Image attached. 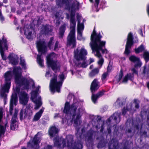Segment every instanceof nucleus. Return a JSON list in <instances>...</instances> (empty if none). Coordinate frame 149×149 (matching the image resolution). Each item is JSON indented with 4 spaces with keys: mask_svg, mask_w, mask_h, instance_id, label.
Here are the masks:
<instances>
[{
    "mask_svg": "<svg viewBox=\"0 0 149 149\" xmlns=\"http://www.w3.org/2000/svg\"><path fill=\"white\" fill-rule=\"evenodd\" d=\"M70 0H57V4L58 6L61 4H65L66 9L70 10V33L67 37V45H72L71 48L75 47L76 42L75 38V26L76 21L75 20V13L77 10L79 8V3L78 2L76 3L73 2L70 6Z\"/></svg>",
    "mask_w": 149,
    "mask_h": 149,
    "instance_id": "f257e3e1",
    "label": "nucleus"
},
{
    "mask_svg": "<svg viewBox=\"0 0 149 149\" xmlns=\"http://www.w3.org/2000/svg\"><path fill=\"white\" fill-rule=\"evenodd\" d=\"M70 0H57V4L58 6L61 4H65L66 9L70 10V33L67 37V45H72L71 48L75 47L76 42L75 38V26L76 21L75 20V13L77 10L79 8V3L78 2L76 3L73 2L70 6Z\"/></svg>",
    "mask_w": 149,
    "mask_h": 149,
    "instance_id": "f03ea898",
    "label": "nucleus"
},
{
    "mask_svg": "<svg viewBox=\"0 0 149 149\" xmlns=\"http://www.w3.org/2000/svg\"><path fill=\"white\" fill-rule=\"evenodd\" d=\"M57 75L54 74V77L50 80L49 85L50 89L52 92H54L56 91L57 92H60V89L62 87L63 82L65 79L63 73L59 74L58 77L60 81H57Z\"/></svg>",
    "mask_w": 149,
    "mask_h": 149,
    "instance_id": "7ed1b4c3",
    "label": "nucleus"
},
{
    "mask_svg": "<svg viewBox=\"0 0 149 149\" xmlns=\"http://www.w3.org/2000/svg\"><path fill=\"white\" fill-rule=\"evenodd\" d=\"M12 77V72L11 71H7L4 75L5 83L0 91V95L4 99L6 98L7 97V95L6 94V93H8L10 87Z\"/></svg>",
    "mask_w": 149,
    "mask_h": 149,
    "instance_id": "20e7f679",
    "label": "nucleus"
},
{
    "mask_svg": "<svg viewBox=\"0 0 149 149\" xmlns=\"http://www.w3.org/2000/svg\"><path fill=\"white\" fill-rule=\"evenodd\" d=\"M82 135V133L80 134L79 136L77 137L74 143H73L74 140L73 137L68 136L67 137V146L68 147L71 146L72 149H82L83 147L81 141Z\"/></svg>",
    "mask_w": 149,
    "mask_h": 149,
    "instance_id": "39448f33",
    "label": "nucleus"
},
{
    "mask_svg": "<svg viewBox=\"0 0 149 149\" xmlns=\"http://www.w3.org/2000/svg\"><path fill=\"white\" fill-rule=\"evenodd\" d=\"M36 46L38 51L39 52H41L40 54H38L37 56V62L41 67L44 66L43 59L41 58L42 54H45L47 52V47L45 45L44 41H39L36 43Z\"/></svg>",
    "mask_w": 149,
    "mask_h": 149,
    "instance_id": "423d86ee",
    "label": "nucleus"
},
{
    "mask_svg": "<svg viewBox=\"0 0 149 149\" xmlns=\"http://www.w3.org/2000/svg\"><path fill=\"white\" fill-rule=\"evenodd\" d=\"M106 42L105 41H102L101 43L91 44V49L93 52H95V56L99 58L102 57V55L100 52L101 51L102 54L105 53L107 54L108 51L105 47Z\"/></svg>",
    "mask_w": 149,
    "mask_h": 149,
    "instance_id": "0eeeda50",
    "label": "nucleus"
},
{
    "mask_svg": "<svg viewBox=\"0 0 149 149\" xmlns=\"http://www.w3.org/2000/svg\"><path fill=\"white\" fill-rule=\"evenodd\" d=\"M74 58L76 60L74 61V63L77 67L81 68V63L80 61H85L86 58V56L87 54V52L84 48H81L79 52L78 49H77L76 51H74Z\"/></svg>",
    "mask_w": 149,
    "mask_h": 149,
    "instance_id": "6e6552de",
    "label": "nucleus"
},
{
    "mask_svg": "<svg viewBox=\"0 0 149 149\" xmlns=\"http://www.w3.org/2000/svg\"><path fill=\"white\" fill-rule=\"evenodd\" d=\"M79 103L78 102H73L71 105H70V110L73 111V114L72 115V121H74V123L77 125L78 124V121L81 117L79 112L80 108H79L78 110L79 112L76 113V111L78 107Z\"/></svg>",
    "mask_w": 149,
    "mask_h": 149,
    "instance_id": "1a4fd4ad",
    "label": "nucleus"
},
{
    "mask_svg": "<svg viewBox=\"0 0 149 149\" xmlns=\"http://www.w3.org/2000/svg\"><path fill=\"white\" fill-rule=\"evenodd\" d=\"M54 52H52L48 54L46 57V63L48 67H50L52 70L56 72V70H60L61 68V66L58 65L57 61L54 60L51 57L53 55L55 54Z\"/></svg>",
    "mask_w": 149,
    "mask_h": 149,
    "instance_id": "9d476101",
    "label": "nucleus"
},
{
    "mask_svg": "<svg viewBox=\"0 0 149 149\" xmlns=\"http://www.w3.org/2000/svg\"><path fill=\"white\" fill-rule=\"evenodd\" d=\"M134 37L132 33L130 32L128 34L127 40L125 45L124 54L126 56H128L131 52L130 50L132 46L134 44Z\"/></svg>",
    "mask_w": 149,
    "mask_h": 149,
    "instance_id": "9b49d317",
    "label": "nucleus"
},
{
    "mask_svg": "<svg viewBox=\"0 0 149 149\" xmlns=\"http://www.w3.org/2000/svg\"><path fill=\"white\" fill-rule=\"evenodd\" d=\"M102 38V36L100 32L97 33L95 30V28L94 27L91 36V42L90 44H94L101 43L102 41H102L101 39Z\"/></svg>",
    "mask_w": 149,
    "mask_h": 149,
    "instance_id": "f8f14e48",
    "label": "nucleus"
},
{
    "mask_svg": "<svg viewBox=\"0 0 149 149\" xmlns=\"http://www.w3.org/2000/svg\"><path fill=\"white\" fill-rule=\"evenodd\" d=\"M54 141V146L57 148L61 149V144H62V148L66 146V141L62 137L58 136L55 137L53 139Z\"/></svg>",
    "mask_w": 149,
    "mask_h": 149,
    "instance_id": "ddd939ff",
    "label": "nucleus"
},
{
    "mask_svg": "<svg viewBox=\"0 0 149 149\" xmlns=\"http://www.w3.org/2000/svg\"><path fill=\"white\" fill-rule=\"evenodd\" d=\"M53 29L49 24H42L41 27L40 33L42 35H52Z\"/></svg>",
    "mask_w": 149,
    "mask_h": 149,
    "instance_id": "4468645a",
    "label": "nucleus"
},
{
    "mask_svg": "<svg viewBox=\"0 0 149 149\" xmlns=\"http://www.w3.org/2000/svg\"><path fill=\"white\" fill-rule=\"evenodd\" d=\"M17 96L16 93H13L11 97L10 103L9 113L10 115L13 114V105L16 106L17 104Z\"/></svg>",
    "mask_w": 149,
    "mask_h": 149,
    "instance_id": "2eb2a0df",
    "label": "nucleus"
},
{
    "mask_svg": "<svg viewBox=\"0 0 149 149\" xmlns=\"http://www.w3.org/2000/svg\"><path fill=\"white\" fill-rule=\"evenodd\" d=\"M20 103L24 106L27 105L29 100V96L25 91H21L19 95Z\"/></svg>",
    "mask_w": 149,
    "mask_h": 149,
    "instance_id": "dca6fc26",
    "label": "nucleus"
},
{
    "mask_svg": "<svg viewBox=\"0 0 149 149\" xmlns=\"http://www.w3.org/2000/svg\"><path fill=\"white\" fill-rule=\"evenodd\" d=\"M149 131V124H146L142 123L141 125L140 131L139 134L141 137H146L147 133Z\"/></svg>",
    "mask_w": 149,
    "mask_h": 149,
    "instance_id": "f3484780",
    "label": "nucleus"
},
{
    "mask_svg": "<svg viewBox=\"0 0 149 149\" xmlns=\"http://www.w3.org/2000/svg\"><path fill=\"white\" fill-rule=\"evenodd\" d=\"M59 130L55 125L52 126L49 128L48 131V134L50 138L56 137L58 136Z\"/></svg>",
    "mask_w": 149,
    "mask_h": 149,
    "instance_id": "a211bd4d",
    "label": "nucleus"
},
{
    "mask_svg": "<svg viewBox=\"0 0 149 149\" xmlns=\"http://www.w3.org/2000/svg\"><path fill=\"white\" fill-rule=\"evenodd\" d=\"M105 92V90H102L99 91L96 94H95V93H91V99L92 102L94 103L95 104L97 102L98 99L104 95Z\"/></svg>",
    "mask_w": 149,
    "mask_h": 149,
    "instance_id": "6ab92c4d",
    "label": "nucleus"
},
{
    "mask_svg": "<svg viewBox=\"0 0 149 149\" xmlns=\"http://www.w3.org/2000/svg\"><path fill=\"white\" fill-rule=\"evenodd\" d=\"M100 87L99 83L97 79H95L92 82L90 88L91 93H95Z\"/></svg>",
    "mask_w": 149,
    "mask_h": 149,
    "instance_id": "aec40b11",
    "label": "nucleus"
},
{
    "mask_svg": "<svg viewBox=\"0 0 149 149\" xmlns=\"http://www.w3.org/2000/svg\"><path fill=\"white\" fill-rule=\"evenodd\" d=\"M20 78H19L18 80L17 81L15 80V82L20 85H24V87L26 89H28L29 86V82L28 80L25 78H23L21 79L20 80Z\"/></svg>",
    "mask_w": 149,
    "mask_h": 149,
    "instance_id": "412c9836",
    "label": "nucleus"
},
{
    "mask_svg": "<svg viewBox=\"0 0 149 149\" xmlns=\"http://www.w3.org/2000/svg\"><path fill=\"white\" fill-rule=\"evenodd\" d=\"M118 141L115 139L113 138L108 143V149H118Z\"/></svg>",
    "mask_w": 149,
    "mask_h": 149,
    "instance_id": "4be33fe9",
    "label": "nucleus"
},
{
    "mask_svg": "<svg viewBox=\"0 0 149 149\" xmlns=\"http://www.w3.org/2000/svg\"><path fill=\"white\" fill-rule=\"evenodd\" d=\"M13 54H10L8 56V58L12 65H16L18 64L19 62L18 57L17 55L15 56L14 55L13 56Z\"/></svg>",
    "mask_w": 149,
    "mask_h": 149,
    "instance_id": "5701e85b",
    "label": "nucleus"
},
{
    "mask_svg": "<svg viewBox=\"0 0 149 149\" xmlns=\"http://www.w3.org/2000/svg\"><path fill=\"white\" fill-rule=\"evenodd\" d=\"M94 132L92 131L88 132L87 134V136L85 137V140L88 142L90 144H92L93 142V136Z\"/></svg>",
    "mask_w": 149,
    "mask_h": 149,
    "instance_id": "b1692460",
    "label": "nucleus"
},
{
    "mask_svg": "<svg viewBox=\"0 0 149 149\" xmlns=\"http://www.w3.org/2000/svg\"><path fill=\"white\" fill-rule=\"evenodd\" d=\"M70 102H66L65 104L64 107V109L63 111V113L66 115L70 114V115H71L72 114L70 111Z\"/></svg>",
    "mask_w": 149,
    "mask_h": 149,
    "instance_id": "393cba45",
    "label": "nucleus"
},
{
    "mask_svg": "<svg viewBox=\"0 0 149 149\" xmlns=\"http://www.w3.org/2000/svg\"><path fill=\"white\" fill-rule=\"evenodd\" d=\"M66 25L63 24L60 27L59 30V38H63L64 33L66 30Z\"/></svg>",
    "mask_w": 149,
    "mask_h": 149,
    "instance_id": "a878e982",
    "label": "nucleus"
},
{
    "mask_svg": "<svg viewBox=\"0 0 149 149\" xmlns=\"http://www.w3.org/2000/svg\"><path fill=\"white\" fill-rule=\"evenodd\" d=\"M13 73L15 75V80H16L17 81L18 80L19 78H20L22 76L21 74L19 72L18 68L16 67L14 68L13 69Z\"/></svg>",
    "mask_w": 149,
    "mask_h": 149,
    "instance_id": "bb28decb",
    "label": "nucleus"
},
{
    "mask_svg": "<svg viewBox=\"0 0 149 149\" xmlns=\"http://www.w3.org/2000/svg\"><path fill=\"white\" fill-rule=\"evenodd\" d=\"M107 143V141L104 139H102L98 143L97 147L98 148H102L105 147Z\"/></svg>",
    "mask_w": 149,
    "mask_h": 149,
    "instance_id": "cd10ccee",
    "label": "nucleus"
},
{
    "mask_svg": "<svg viewBox=\"0 0 149 149\" xmlns=\"http://www.w3.org/2000/svg\"><path fill=\"white\" fill-rule=\"evenodd\" d=\"M43 112V110L42 109H40L34 115L33 118V120L35 121H38L42 116Z\"/></svg>",
    "mask_w": 149,
    "mask_h": 149,
    "instance_id": "c85d7f7f",
    "label": "nucleus"
},
{
    "mask_svg": "<svg viewBox=\"0 0 149 149\" xmlns=\"http://www.w3.org/2000/svg\"><path fill=\"white\" fill-rule=\"evenodd\" d=\"M33 112L31 109L29 107V108L26 107V108L25 109L24 112V118L25 119L26 118H27L28 116L29 118L31 117L32 115Z\"/></svg>",
    "mask_w": 149,
    "mask_h": 149,
    "instance_id": "c756f323",
    "label": "nucleus"
},
{
    "mask_svg": "<svg viewBox=\"0 0 149 149\" xmlns=\"http://www.w3.org/2000/svg\"><path fill=\"white\" fill-rule=\"evenodd\" d=\"M39 90V88L37 87L35 90L31 92V99L32 101L34 100L37 97Z\"/></svg>",
    "mask_w": 149,
    "mask_h": 149,
    "instance_id": "7c9ffc66",
    "label": "nucleus"
},
{
    "mask_svg": "<svg viewBox=\"0 0 149 149\" xmlns=\"http://www.w3.org/2000/svg\"><path fill=\"white\" fill-rule=\"evenodd\" d=\"M99 71V69L98 68H94L89 73L90 77H94L98 74Z\"/></svg>",
    "mask_w": 149,
    "mask_h": 149,
    "instance_id": "2f4dec72",
    "label": "nucleus"
},
{
    "mask_svg": "<svg viewBox=\"0 0 149 149\" xmlns=\"http://www.w3.org/2000/svg\"><path fill=\"white\" fill-rule=\"evenodd\" d=\"M145 49V47L144 45L143 44H142L137 48H135L134 49V51L135 53L137 54L144 51Z\"/></svg>",
    "mask_w": 149,
    "mask_h": 149,
    "instance_id": "473e14b6",
    "label": "nucleus"
},
{
    "mask_svg": "<svg viewBox=\"0 0 149 149\" xmlns=\"http://www.w3.org/2000/svg\"><path fill=\"white\" fill-rule=\"evenodd\" d=\"M18 113V111L16 109H15L13 115L11 120L12 121V123H13L17 122V116Z\"/></svg>",
    "mask_w": 149,
    "mask_h": 149,
    "instance_id": "72a5a7b5",
    "label": "nucleus"
},
{
    "mask_svg": "<svg viewBox=\"0 0 149 149\" xmlns=\"http://www.w3.org/2000/svg\"><path fill=\"white\" fill-rule=\"evenodd\" d=\"M54 39V37H51L47 43V46L50 50L52 49L53 48V47L52 46L53 45L54 43V42H53Z\"/></svg>",
    "mask_w": 149,
    "mask_h": 149,
    "instance_id": "f704fd0d",
    "label": "nucleus"
},
{
    "mask_svg": "<svg viewBox=\"0 0 149 149\" xmlns=\"http://www.w3.org/2000/svg\"><path fill=\"white\" fill-rule=\"evenodd\" d=\"M19 64L21 65L22 68L24 70L26 69V64L25 62V61L24 59H23L22 57H20V63Z\"/></svg>",
    "mask_w": 149,
    "mask_h": 149,
    "instance_id": "c9c22d12",
    "label": "nucleus"
},
{
    "mask_svg": "<svg viewBox=\"0 0 149 149\" xmlns=\"http://www.w3.org/2000/svg\"><path fill=\"white\" fill-rule=\"evenodd\" d=\"M129 60L133 63H135L137 61H139V58L135 56L134 55H132L130 56L129 58Z\"/></svg>",
    "mask_w": 149,
    "mask_h": 149,
    "instance_id": "e433bc0d",
    "label": "nucleus"
},
{
    "mask_svg": "<svg viewBox=\"0 0 149 149\" xmlns=\"http://www.w3.org/2000/svg\"><path fill=\"white\" fill-rule=\"evenodd\" d=\"M116 103H118V105H119V107H122L125 104V101L124 99L120 101L119 98H118L116 100Z\"/></svg>",
    "mask_w": 149,
    "mask_h": 149,
    "instance_id": "4c0bfd02",
    "label": "nucleus"
},
{
    "mask_svg": "<svg viewBox=\"0 0 149 149\" xmlns=\"http://www.w3.org/2000/svg\"><path fill=\"white\" fill-rule=\"evenodd\" d=\"M143 57L146 63L149 60V52H144L143 54Z\"/></svg>",
    "mask_w": 149,
    "mask_h": 149,
    "instance_id": "58836bf2",
    "label": "nucleus"
},
{
    "mask_svg": "<svg viewBox=\"0 0 149 149\" xmlns=\"http://www.w3.org/2000/svg\"><path fill=\"white\" fill-rule=\"evenodd\" d=\"M32 101L36 104V107L35 108L36 109H38L42 105V103L40 101H38L37 100H34Z\"/></svg>",
    "mask_w": 149,
    "mask_h": 149,
    "instance_id": "ea45409f",
    "label": "nucleus"
},
{
    "mask_svg": "<svg viewBox=\"0 0 149 149\" xmlns=\"http://www.w3.org/2000/svg\"><path fill=\"white\" fill-rule=\"evenodd\" d=\"M16 123H12V121L11 120L10 128L11 130H15L16 128L18 127V125L15 124Z\"/></svg>",
    "mask_w": 149,
    "mask_h": 149,
    "instance_id": "a19ab883",
    "label": "nucleus"
},
{
    "mask_svg": "<svg viewBox=\"0 0 149 149\" xmlns=\"http://www.w3.org/2000/svg\"><path fill=\"white\" fill-rule=\"evenodd\" d=\"M5 128H4L3 125H0V136L1 137L2 135H4L5 132Z\"/></svg>",
    "mask_w": 149,
    "mask_h": 149,
    "instance_id": "79ce46f5",
    "label": "nucleus"
},
{
    "mask_svg": "<svg viewBox=\"0 0 149 149\" xmlns=\"http://www.w3.org/2000/svg\"><path fill=\"white\" fill-rule=\"evenodd\" d=\"M135 104V107L136 109H138L139 108V103L140 101L137 99H134V102Z\"/></svg>",
    "mask_w": 149,
    "mask_h": 149,
    "instance_id": "37998d69",
    "label": "nucleus"
},
{
    "mask_svg": "<svg viewBox=\"0 0 149 149\" xmlns=\"http://www.w3.org/2000/svg\"><path fill=\"white\" fill-rule=\"evenodd\" d=\"M38 135L37 134H36L35 135L33 141L34 144L35 145H36L38 143L39 139L37 137Z\"/></svg>",
    "mask_w": 149,
    "mask_h": 149,
    "instance_id": "c03bdc74",
    "label": "nucleus"
},
{
    "mask_svg": "<svg viewBox=\"0 0 149 149\" xmlns=\"http://www.w3.org/2000/svg\"><path fill=\"white\" fill-rule=\"evenodd\" d=\"M99 2L100 0H95L94 5L96 9L97 12H98L99 10V9L98 8V5Z\"/></svg>",
    "mask_w": 149,
    "mask_h": 149,
    "instance_id": "a18cd8bd",
    "label": "nucleus"
},
{
    "mask_svg": "<svg viewBox=\"0 0 149 149\" xmlns=\"http://www.w3.org/2000/svg\"><path fill=\"white\" fill-rule=\"evenodd\" d=\"M123 72L122 69H121L120 70L119 74V77L117 79V81L118 82H119L122 78L123 76Z\"/></svg>",
    "mask_w": 149,
    "mask_h": 149,
    "instance_id": "49530a36",
    "label": "nucleus"
},
{
    "mask_svg": "<svg viewBox=\"0 0 149 149\" xmlns=\"http://www.w3.org/2000/svg\"><path fill=\"white\" fill-rule=\"evenodd\" d=\"M109 75L108 72H106L104 73L101 76V80L102 81L105 80L107 77Z\"/></svg>",
    "mask_w": 149,
    "mask_h": 149,
    "instance_id": "de8ad7c7",
    "label": "nucleus"
},
{
    "mask_svg": "<svg viewBox=\"0 0 149 149\" xmlns=\"http://www.w3.org/2000/svg\"><path fill=\"white\" fill-rule=\"evenodd\" d=\"M84 28V26L83 23H78L77 29L81 30L83 29Z\"/></svg>",
    "mask_w": 149,
    "mask_h": 149,
    "instance_id": "09e8293b",
    "label": "nucleus"
},
{
    "mask_svg": "<svg viewBox=\"0 0 149 149\" xmlns=\"http://www.w3.org/2000/svg\"><path fill=\"white\" fill-rule=\"evenodd\" d=\"M126 75H127V77L129 80H130L131 81H132L134 79V75H133V74H132L130 73H127Z\"/></svg>",
    "mask_w": 149,
    "mask_h": 149,
    "instance_id": "8fccbe9b",
    "label": "nucleus"
},
{
    "mask_svg": "<svg viewBox=\"0 0 149 149\" xmlns=\"http://www.w3.org/2000/svg\"><path fill=\"white\" fill-rule=\"evenodd\" d=\"M106 4V2L104 0H102L101 2L100 6L102 8H104L105 7V4Z\"/></svg>",
    "mask_w": 149,
    "mask_h": 149,
    "instance_id": "3c124183",
    "label": "nucleus"
},
{
    "mask_svg": "<svg viewBox=\"0 0 149 149\" xmlns=\"http://www.w3.org/2000/svg\"><path fill=\"white\" fill-rule=\"evenodd\" d=\"M3 108L1 107L0 108V123L2 122V120L3 117Z\"/></svg>",
    "mask_w": 149,
    "mask_h": 149,
    "instance_id": "603ef678",
    "label": "nucleus"
},
{
    "mask_svg": "<svg viewBox=\"0 0 149 149\" xmlns=\"http://www.w3.org/2000/svg\"><path fill=\"white\" fill-rule=\"evenodd\" d=\"M112 119L114 120L115 123H118L120 121H117V116H115L114 114L113 115L111 116Z\"/></svg>",
    "mask_w": 149,
    "mask_h": 149,
    "instance_id": "864d4df0",
    "label": "nucleus"
},
{
    "mask_svg": "<svg viewBox=\"0 0 149 149\" xmlns=\"http://www.w3.org/2000/svg\"><path fill=\"white\" fill-rule=\"evenodd\" d=\"M128 111V109L127 108H125V107H124L122 109V114L125 116Z\"/></svg>",
    "mask_w": 149,
    "mask_h": 149,
    "instance_id": "5fc2aeb1",
    "label": "nucleus"
},
{
    "mask_svg": "<svg viewBox=\"0 0 149 149\" xmlns=\"http://www.w3.org/2000/svg\"><path fill=\"white\" fill-rule=\"evenodd\" d=\"M23 115L24 113L23 111V110L22 109L20 111L19 113V118L21 120H22L23 119Z\"/></svg>",
    "mask_w": 149,
    "mask_h": 149,
    "instance_id": "6e6d98bb",
    "label": "nucleus"
},
{
    "mask_svg": "<svg viewBox=\"0 0 149 149\" xmlns=\"http://www.w3.org/2000/svg\"><path fill=\"white\" fill-rule=\"evenodd\" d=\"M88 65L87 64L86 62L85 61H83V63H81V67L85 68H86Z\"/></svg>",
    "mask_w": 149,
    "mask_h": 149,
    "instance_id": "4d7b16f0",
    "label": "nucleus"
},
{
    "mask_svg": "<svg viewBox=\"0 0 149 149\" xmlns=\"http://www.w3.org/2000/svg\"><path fill=\"white\" fill-rule=\"evenodd\" d=\"M58 44H59V42L58 41H57L56 42L55 44L54 48V51H56L57 50V49H58Z\"/></svg>",
    "mask_w": 149,
    "mask_h": 149,
    "instance_id": "13d9d810",
    "label": "nucleus"
},
{
    "mask_svg": "<svg viewBox=\"0 0 149 149\" xmlns=\"http://www.w3.org/2000/svg\"><path fill=\"white\" fill-rule=\"evenodd\" d=\"M137 62L134 65V67L135 68H137L138 67H140L141 65V62L139 61H137Z\"/></svg>",
    "mask_w": 149,
    "mask_h": 149,
    "instance_id": "bf43d9fd",
    "label": "nucleus"
},
{
    "mask_svg": "<svg viewBox=\"0 0 149 149\" xmlns=\"http://www.w3.org/2000/svg\"><path fill=\"white\" fill-rule=\"evenodd\" d=\"M104 59L103 58H102L100 59L98 62V63L99 65H102L104 63Z\"/></svg>",
    "mask_w": 149,
    "mask_h": 149,
    "instance_id": "052dcab7",
    "label": "nucleus"
},
{
    "mask_svg": "<svg viewBox=\"0 0 149 149\" xmlns=\"http://www.w3.org/2000/svg\"><path fill=\"white\" fill-rule=\"evenodd\" d=\"M128 78L127 77V75H125V77L123 79L122 82H127L128 80Z\"/></svg>",
    "mask_w": 149,
    "mask_h": 149,
    "instance_id": "680f3d73",
    "label": "nucleus"
},
{
    "mask_svg": "<svg viewBox=\"0 0 149 149\" xmlns=\"http://www.w3.org/2000/svg\"><path fill=\"white\" fill-rule=\"evenodd\" d=\"M24 34L25 35H27L30 36H31L32 34V32L30 31L29 32L26 31V30H24Z\"/></svg>",
    "mask_w": 149,
    "mask_h": 149,
    "instance_id": "e2e57ef3",
    "label": "nucleus"
},
{
    "mask_svg": "<svg viewBox=\"0 0 149 149\" xmlns=\"http://www.w3.org/2000/svg\"><path fill=\"white\" fill-rule=\"evenodd\" d=\"M143 73L144 74H146V73L147 74L149 75V69L147 70V71H146V67L144 66V69L143 71Z\"/></svg>",
    "mask_w": 149,
    "mask_h": 149,
    "instance_id": "0e129e2a",
    "label": "nucleus"
},
{
    "mask_svg": "<svg viewBox=\"0 0 149 149\" xmlns=\"http://www.w3.org/2000/svg\"><path fill=\"white\" fill-rule=\"evenodd\" d=\"M77 18L78 23H80L81 22V16L78 13H77Z\"/></svg>",
    "mask_w": 149,
    "mask_h": 149,
    "instance_id": "69168bd1",
    "label": "nucleus"
},
{
    "mask_svg": "<svg viewBox=\"0 0 149 149\" xmlns=\"http://www.w3.org/2000/svg\"><path fill=\"white\" fill-rule=\"evenodd\" d=\"M132 74H133L134 75V74H135L137 75H138V71L136 70L135 68H133L132 70Z\"/></svg>",
    "mask_w": 149,
    "mask_h": 149,
    "instance_id": "338daca9",
    "label": "nucleus"
},
{
    "mask_svg": "<svg viewBox=\"0 0 149 149\" xmlns=\"http://www.w3.org/2000/svg\"><path fill=\"white\" fill-rule=\"evenodd\" d=\"M128 149V144L126 143V142L123 145V149Z\"/></svg>",
    "mask_w": 149,
    "mask_h": 149,
    "instance_id": "774afa93",
    "label": "nucleus"
}]
</instances>
